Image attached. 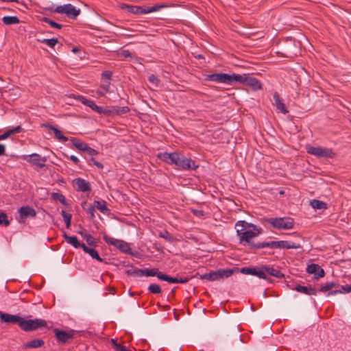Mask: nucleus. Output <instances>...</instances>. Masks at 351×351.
<instances>
[{"label":"nucleus","instance_id":"nucleus-1","mask_svg":"<svg viewBox=\"0 0 351 351\" xmlns=\"http://www.w3.org/2000/svg\"><path fill=\"white\" fill-rule=\"evenodd\" d=\"M237 235L239 237V243L243 246H247L250 250L263 248L264 242L255 243L253 239L258 236L263 232L261 228L248 223L245 221H238L235 223Z\"/></svg>","mask_w":351,"mask_h":351},{"label":"nucleus","instance_id":"nucleus-2","mask_svg":"<svg viewBox=\"0 0 351 351\" xmlns=\"http://www.w3.org/2000/svg\"><path fill=\"white\" fill-rule=\"evenodd\" d=\"M167 7L165 4H156L151 7H141L138 5L122 4L121 8L126 12L134 14H148L159 11L162 8Z\"/></svg>","mask_w":351,"mask_h":351},{"label":"nucleus","instance_id":"nucleus-3","mask_svg":"<svg viewBox=\"0 0 351 351\" xmlns=\"http://www.w3.org/2000/svg\"><path fill=\"white\" fill-rule=\"evenodd\" d=\"M239 79V77H237L236 73L230 75L228 73H219L206 75L205 77V80L206 81L216 82L227 84H232L236 80Z\"/></svg>","mask_w":351,"mask_h":351},{"label":"nucleus","instance_id":"nucleus-4","mask_svg":"<svg viewBox=\"0 0 351 351\" xmlns=\"http://www.w3.org/2000/svg\"><path fill=\"white\" fill-rule=\"evenodd\" d=\"M234 270L238 271L239 268L218 269L215 271L206 273L203 275H201L200 279H205L210 281H214L224 278H228L234 274Z\"/></svg>","mask_w":351,"mask_h":351},{"label":"nucleus","instance_id":"nucleus-5","mask_svg":"<svg viewBox=\"0 0 351 351\" xmlns=\"http://www.w3.org/2000/svg\"><path fill=\"white\" fill-rule=\"evenodd\" d=\"M103 239L107 244L114 246L121 252L136 256V254L132 252L131 247L129 243H128L127 242L122 240L112 238L107 235L106 234H104Z\"/></svg>","mask_w":351,"mask_h":351},{"label":"nucleus","instance_id":"nucleus-6","mask_svg":"<svg viewBox=\"0 0 351 351\" xmlns=\"http://www.w3.org/2000/svg\"><path fill=\"white\" fill-rule=\"evenodd\" d=\"M266 221L276 229L289 230L294 225L293 219L290 217L268 218Z\"/></svg>","mask_w":351,"mask_h":351},{"label":"nucleus","instance_id":"nucleus-7","mask_svg":"<svg viewBox=\"0 0 351 351\" xmlns=\"http://www.w3.org/2000/svg\"><path fill=\"white\" fill-rule=\"evenodd\" d=\"M47 322L41 319H24L21 318L19 327L24 331H33L45 327Z\"/></svg>","mask_w":351,"mask_h":351},{"label":"nucleus","instance_id":"nucleus-8","mask_svg":"<svg viewBox=\"0 0 351 351\" xmlns=\"http://www.w3.org/2000/svg\"><path fill=\"white\" fill-rule=\"evenodd\" d=\"M237 77H239V79L236 80L235 82H238L242 84L246 85L253 90H258L262 88V84L260 80L255 77H251L249 74H237Z\"/></svg>","mask_w":351,"mask_h":351},{"label":"nucleus","instance_id":"nucleus-9","mask_svg":"<svg viewBox=\"0 0 351 351\" xmlns=\"http://www.w3.org/2000/svg\"><path fill=\"white\" fill-rule=\"evenodd\" d=\"M306 152L308 154L319 158H332L335 155L332 149L324 148L319 146L313 147L308 145L306 146Z\"/></svg>","mask_w":351,"mask_h":351},{"label":"nucleus","instance_id":"nucleus-10","mask_svg":"<svg viewBox=\"0 0 351 351\" xmlns=\"http://www.w3.org/2000/svg\"><path fill=\"white\" fill-rule=\"evenodd\" d=\"M264 247L274 248H282V249H298L301 247L299 243L288 241H272L269 242H264L262 245Z\"/></svg>","mask_w":351,"mask_h":351},{"label":"nucleus","instance_id":"nucleus-11","mask_svg":"<svg viewBox=\"0 0 351 351\" xmlns=\"http://www.w3.org/2000/svg\"><path fill=\"white\" fill-rule=\"evenodd\" d=\"M54 12L65 14L67 17L71 19H75L77 16L80 14V10L77 9L71 3H67L63 5L57 6L54 10Z\"/></svg>","mask_w":351,"mask_h":351},{"label":"nucleus","instance_id":"nucleus-12","mask_svg":"<svg viewBox=\"0 0 351 351\" xmlns=\"http://www.w3.org/2000/svg\"><path fill=\"white\" fill-rule=\"evenodd\" d=\"M178 170H195L199 165L195 163L191 158H188L179 153V159L175 163Z\"/></svg>","mask_w":351,"mask_h":351},{"label":"nucleus","instance_id":"nucleus-13","mask_svg":"<svg viewBox=\"0 0 351 351\" xmlns=\"http://www.w3.org/2000/svg\"><path fill=\"white\" fill-rule=\"evenodd\" d=\"M23 159L29 162L33 166L43 168L45 166L46 158L41 157L38 154H32L28 156H23Z\"/></svg>","mask_w":351,"mask_h":351},{"label":"nucleus","instance_id":"nucleus-14","mask_svg":"<svg viewBox=\"0 0 351 351\" xmlns=\"http://www.w3.org/2000/svg\"><path fill=\"white\" fill-rule=\"evenodd\" d=\"M21 317L16 315H12L0 311V320L6 324H17L20 326Z\"/></svg>","mask_w":351,"mask_h":351},{"label":"nucleus","instance_id":"nucleus-15","mask_svg":"<svg viewBox=\"0 0 351 351\" xmlns=\"http://www.w3.org/2000/svg\"><path fill=\"white\" fill-rule=\"evenodd\" d=\"M158 158L161 160L162 161L169 164V165H175L176 162H178V160L179 159V153L178 152H173V153H168V152H163V153H159L157 155Z\"/></svg>","mask_w":351,"mask_h":351},{"label":"nucleus","instance_id":"nucleus-16","mask_svg":"<svg viewBox=\"0 0 351 351\" xmlns=\"http://www.w3.org/2000/svg\"><path fill=\"white\" fill-rule=\"evenodd\" d=\"M55 337L57 338L58 341L61 343H65L69 340L73 339L74 335L72 332H66L58 328L53 329Z\"/></svg>","mask_w":351,"mask_h":351},{"label":"nucleus","instance_id":"nucleus-17","mask_svg":"<svg viewBox=\"0 0 351 351\" xmlns=\"http://www.w3.org/2000/svg\"><path fill=\"white\" fill-rule=\"evenodd\" d=\"M18 212L20 218L19 221L20 222L26 218H35L36 217V211L35 209L29 206L21 207Z\"/></svg>","mask_w":351,"mask_h":351},{"label":"nucleus","instance_id":"nucleus-18","mask_svg":"<svg viewBox=\"0 0 351 351\" xmlns=\"http://www.w3.org/2000/svg\"><path fill=\"white\" fill-rule=\"evenodd\" d=\"M73 184L76 186V190L77 191L87 192L91 190L89 182L84 179L80 178H75L73 180Z\"/></svg>","mask_w":351,"mask_h":351},{"label":"nucleus","instance_id":"nucleus-19","mask_svg":"<svg viewBox=\"0 0 351 351\" xmlns=\"http://www.w3.org/2000/svg\"><path fill=\"white\" fill-rule=\"evenodd\" d=\"M273 98L274 100V105L276 106V108L282 113L287 114L289 111L283 103L282 99L280 98L279 94L277 92L274 93Z\"/></svg>","mask_w":351,"mask_h":351},{"label":"nucleus","instance_id":"nucleus-20","mask_svg":"<svg viewBox=\"0 0 351 351\" xmlns=\"http://www.w3.org/2000/svg\"><path fill=\"white\" fill-rule=\"evenodd\" d=\"M42 126L51 130L54 132L55 137L59 141L66 142L69 140L68 138L62 134V131H60L55 126L48 123H43L42 124Z\"/></svg>","mask_w":351,"mask_h":351},{"label":"nucleus","instance_id":"nucleus-21","mask_svg":"<svg viewBox=\"0 0 351 351\" xmlns=\"http://www.w3.org/2000/svg\"><path fill=\"white\" fill-rule=\"evenodd\" d=\"M79 100L85 106L90 107L93 110L99 113L101 112V107L97 106L93 101L86 99L83 96H80Z\"/></svg>","mask_w":351,"mask_h":351},{"label":"nucleus","instance_id":"nucleus-22","mask_svg":"<svg viewBox=\"0 0 351 351\" xmlns=\"http://www.w3.org/2000/svg\"><path fill=\"white\" fill-rule=\"evenodd\" d=\"M82 248L83 249V250L85 253L88 254L93 258L96 259L99 262L104 261L103 258H101L99 256L97 251L96 250H95L94 248L89 247L86 246L84 243H82Z\"/></svg>","mask_w":351,"mask_h":351},{"label":"nucleus","instance_id":"nucleus-23","mask_svg":"<svg viewBox=\"0 0 351 351\" xmlns=\"http://www.w3.org/2000/svg\"><path fill=\"white\" fill-rule=\"evenodd\" d=\"M295 289L298 292H300L308 295H315L317 294V290L315 289V288L312 287L311 286L304 287L298 285L295 287Z\"/></svg>","mask_w":351,"mask_h":351},{"label":"nucleus","instance_id":"nucleus-24","mask_svg":"<svg viewBox=\"0 0 351 351\" xmlns=\"http://www.w3.org/2000/svg\"><path fill=\"white\" fill-rule=\"evenodd\" d=\"M63 237L68 243L72 245L74 247H82L83 243H80L75 236H69L64 233Z\"/></svg>","mask_w":351,"mask_h":351},{"label":"nucleus","instance_id":"nucleus-25","mask_svg":"<svg viewBox=\"0 0 351 351\" xmlns=\"http://www.w3.org/2000/svg\"><path fill=\"white\" fill-rule=\"evenodd\" d=\"M45 344V342L41 339H34L24 345V348H38L42 347Z\"/></svg>","mask_w":351,"mask_h":351},{"label":"nucleus","instance_id":"nucleus-26","mask_svg":"<svg viewBox=\"0 0 351 351\" xmlns=\"http://www.w3.org/2000/svg\"><path fill=\"white\" fill-rule=\"evenodd\" d=\"M264 269L266 270V273L271 276H274L278 278H282L285 277V275L278 269H275L268 265H265Z\"/></svg>","mask_w":351,"mask_h":351},{"label":"nucleus","instance_id":"nucleus-27","mask_svg":"<svg viewBox=\"0 0 351 351\" xmlns=\"http://www.w3.org/2000/svg\"><path fill=\"white\" fill-rule=\"evenodd\" d=\"M82 208L90 215V219H94L95 217V209L94 205L90 204H88L86 202H83L82 203Z\"/></svg>","mask_w":351,"mask_h":351},{"label":"nucleus","instance_id":"nucleus-28","mask_svg":"<svg viewBox=\"0 0 351 351\" xmlns=\"http://www.w3.org/2000/svg\"><path fill=\"white\" fill-rule=\"evenodd\" d=\"M94 206L97 209H98L100 212L103 213H107L110 211V210L107 207V203L104 200L97 201L95 200L94 202Z\"/></svg>","mask_w":351,"mask_h":351},{"label":"nucleus","instance_id":"nucleus-29","mask_svg":"<svg viewBox=\"0 0 351 351\" xmlns=\"http://www.w3.org/2000/svg\"><path fill=\"white\" fill-rule=\"evenodd\" d=\"M72 144L80 151L84 152L88 144L76 138L70 139Z\"/></svg>","mask_w":351,"mask_h":351},{"label":"nucleus","instance_id":"nucleus-30","mask_svg":"<svg viewBox=\"0 0 351 351\" xmlns=\"http://www.w3.org/2000/svg\"><path fill=\"white\" fill-rule=\"evenodd\" d=\"M2 21L5 25H7L19 24L20 23L19 19L16 16H3L2 19Z\"/></svg>","mask_w":351,"mask_h":351},{"label":"nucleus","instance_id":"nucleus-31","mask_svg":"<svg viewBox=\"0 0 351 351\" xmlns=\"http://www.w3.org/2000/svg\"><path fill=\"white\" fill-rule=\"evenodd\" d=\"M311 206L315 209H326L327 204L323 201L313 199L311 202Z\"/></svg>","mask_w":351,"mask_h":351},{"label":"nucleus","instance_id":"nucleus-32","mask_svg":"<svg viewBox=\"0 0 351 351\" xmlns=\"http://www.w3.org/2000/svg\"><path fill=\"white\" fill-rule=\"evenodd\" d=\"M351 291V285H343L341 287V289H335L333 291H331L329 292L328 295H334L337 293H350Z\"/></svg>","mask_w":351,"mask_h":351},{"label":"nucleus","instance_id":"nucleus-33","mask_svg":"<svg viewBox=\"0 0 351 351\" xmlns=\"http://www.w3.org/2000/svg\"><path fill=\"white\" fill-rule=\"evenodd\" d=\"M37 41L44 43V44H46L47 46H49V47H51V48H53L55 47V45L56 44H58L59 42L58 38H50V39H43V40L37 39Z\"/></svg>","mask_w":351,"mask_h":351},{"label":"nucleus","instance_id":"nucleus-34","mask_svg":"<svg viewBox=\"0 0 351 351\" xmlns=\"http://www.w3.org/2000/svg\"><path fill=\"white\" fill-rule=\"evenodd\" d=\"M254 276L264 280H269V278L267 276L266 270L264 269V266H262L260 269L256 268Z\"/></svg>","mask_w":351,"mask_h":351},{"label":"nucleus","instance_id":"nucleus-35","mask_svg":"<svg viewBox=\"0 0 351 351\" xmlns=\"http://www.w3.org/2000/svg\"><path fill=\"white\" fill-rule=\"evenodd\" d=\"M61 215L63 217L64 221L66 223V226L67 228H69L71 226V221L72 215L70 213H66L65 210H62L61 212Z\"/></svg>","mask_w":351,"mask_h":351},{"label":"nucleus","instance_id":"nucleus-36","mask_svg":"<svg viewBox=\"0 0 351 351\" xmlns=\"http://www.w3.org/2000/svg\"><path fill=\"white\" fill-rule=\"evenodd\" d=\"M141 273H142L141 269L134 268L133 266H131V269L125 271L128 276H141Z\"/></svg>","mask_w":351,"mask_h":351},{"label":"nucleus","instance_id":"nucleus-37","mask_svg":"<svg viewBox=\"0 0 351 351\" xmlns=\"http://www.w3.org/2000/svg\"><path fill=\"white\" fill-rule=\"evenodd\" d=\"M83 238L86 240L87 243L90 246H97V243L96 242L95 238L92 237L90 234L85 233L83 236Z\"/></svg>","mask_w":351,"mask_h":351},{"label":"nucleus","instance_id":"nucleus-38","mask_svg":"<svg viewBox=\"0 0 351 351\" xmlns=\"http://www.w3.org/2000/svg\"><path fill=\"white\" fill-rule=\"evenodd\" d=\"M148 290L151 293H155V294H160L162 292V289H161L160 287L157 284H151L148 287Z\"/></svg>","mask_w":351,"mask_h":351},{"label":"nucleus","instance_id":"nucleus-39","mask_svg":"<svg viewBox=\"0 0 351 351\" xmlns=\"http://www.w3.org/2000/svg\"><path fill=\"white\" fill-rule=\"evenodd\" d=\"M318 269H319V265L312 263L307 267L306 271L310 274H313L316 276Z\"/></svg>","mask_w":351,"mask_h":351},{"label":"nucleus","instance_id":"nucleus-40","mask_svg":"<svg viewBox=\"0 0 351 351\" xmlns=\"http://www.w3.org/2000/svg\"><path fill=\"white\" fill-rule=\"evenodd\" d=\"M336 287H337V285L333 282H327L325 285L322 286L319 288V291L326 292V291H330L332 288Z\"/></svg>","mask_w":351,"mask_h":351},{"label":"nucleus","instance_id":"nucleus-41","mask_svg":"<svg viewBox=\"0 0 351 351\" xmlns=\"http://www.w3.org/2000/svg\"><path fill=\"white\" fill-rule=\"evenodd\" d=\"M42 21L49 24L51 25V27H54V28L61 29L62 27V25L61 24L57 23L55 21H53L51 19L47 18V17H43L42 19Z\"/></svg>","mask_w":351,"mask_h":351},{"label":"nucleus","instance_id":"nucleus-42","mask_svg":"<svg viewBox=\"0 0 351 351\" xmlns=\"http://www.w3.org/2000/svg\"><path fill=\"white\" fill-rule=\"evenodd\" d=\"M160 280L167 281L169 283H178V278L169 276L166 274L161 275L160 276Z\"/></svg>","mask_w":351,"mask_h":351},{"label":"nucleus","instance_id":"nucleus-43","mask_svg":"<svg viewBox=\"0 0 351 351\" xmlns=\"http://www.w3.org/2000/svg\"><path fill=\"white\" fill-rule=\"evenodd\" d=\"M52 197H53V199L59 200L64 205L66 204V198L61 193H52Z\"/></svg>","mask_w":351,"mask_h":351},{"label":"nucleus","instance_id":"nucleus-44","mask_svg":"<svg viewBox=\"0 0 351 351\" xmlns=\"http://www.w3.org/2000/svg\"><path fill=\"white\" fill-rule=\"evenodd\" d=\"M256 269V268L255 267H243L241 269L240 271L243 274L254 276Z\"/></svg>","mask_w":351,"mask_h":351},{"label":"nucleus","instance_id":"nucleus-45","mask_svg":"<svg viewBox=\"0 0 351 351\" xmlns=\"http://www.w3.org/2000/svg\"><path fill=\"white\" fill-rule=\"evenodd\" d=\"M8 216L4 213H0V225L4 224L5 226H8L10 223V221L7 219Z\"/></svg>","mask_w":351,"mask_h":351},{"label":"nucleus","instance_id":"nucleus-46","mask_svg":"<svg viewBox=\"0 0 351 351\" xmlns=\"http://www.w3.org/2000/svg\"><path fill=\"white\" fill-rule=\"evenodd\" d=\"M159 237L161 238H164L165 239H166L170 242L173 241V237L167 230L160 232L159 233Z\"/></svg>","mask_w":351,"mask_h":351},{"label":"nucleus","instance_id":"nucleus-47","mask_svg":"<svg viewBox=\"0 0 351 351\" xmlns=\"http://www.w3.org/2000/svg\"><path fill=\"white\" fill-rule=\"evenodd\" d=\"M110 81L109 80H103L101 84L100 85V88L105 92L108 93L110 89Z\"/></svg>","mask_w":351,"mask_h":351},{"label":"nucleus","instance_id":"nucleus-48","mask_svg":"<svg viewBox=\"0 0 351 351\" xmlns=\"http://www.w3.org/2000/svg\"><path fill=\"white\" fill-rule=\"evenodd\" d=\"M163 274H164L162 273L161 271H160L158 268L150 269V276H156L158 277V278L160 279V276Z\"/></svg>","mask_w":351,"mask_h":351},{"label":"nucleus","instance_id":"nucleus-49","mask_svg":"<svg viewBox=\"0 0 351 351\" xmlns=\"http://www.w3.org/2000/svg\"><path fill=\"white\" fill-rule=\"evenodd\" d=\"M84 152H86L87 154L92 156L98 154V152L97 150H95V149L89 147L88 145H87Z\"/></svg>","mask_w":351,"mask_h":351},{"label":"nucleus","instance_id":"nucleus-50","mask_svg":"<svg viewBox=\"0 0 351 351\" xmlns=\"http://www.w3.org/2000/svg\"><path fill=\"white\" fill-rule=\"evenodd\" d=\"M130 111V108L128 106H123V107H117V109L116 110L117 113L118 114H126Z\"/></svg>","mask_w":351,"mask_h":351},{"label":"nucleus","instance_id":"nucleus-51","mask_svg":"<svg viewBox=\"0 0 351 351\" xmlns=\"http://www.w3.org/2000/svg\"><path fill=\"white\" fill-rule=\"evenodd\" d=\"M112 73L110 71H106L102 73L101 76L103 80H109L110 81Z\"/></svg>","mask_w":351,"mask_h":351},{"label":"nucleus","instance_id":"nucleus-52","mask_svg":"<svg viewBox=\"0 0 351 351\" xmlns=\"http://www.w3.org/2000/svg\"><path fill=\"white\" fill-rule=\"evenodd\" d=\"M149 81L154 84L156 86H157L160 82V80L158 79V77L153 74L149 77Z\"/></svg>","mask_w":351,"mask_h":351},{"label":"nucleus","instance_id":"nucleus-53","mask_svg":"<svg viewBox=\"0 0 351 351\" xmlns=\"http://www.w3.org/2000/svg\"><path fill=\"white\" fill-rule=\"evenodd\" d=\"M11 135H12L11 132H10V131L9 130L5 132L3 134L0 135V141L6 139L7 138H8Z\"/></svg>","mask_w":351,"mask_h":351},{"label":"nucleus","instance_id":"nucleus-54","mask_svg":"<svg viewBox=\"0 0 351 351\" xmlns=\"http://www.w3.org/2000/svg\"><path fill=\"white\" fill-rule=\"evenodd\" d=\"M11 134H15V133H19L22 131V128L21 125H18L11 130H10Z\"/></svg>","mask_w":351,"mask_h":351},{"label":"nucleus","instance_id":"nucleus-55","mask_svg":"<svg viewBox=\"0 0 351 351\" xmlns=\"http://www.w3.org/2000/svg\"><path fill=\"white\" fill-rule=\"evenodd\" d=\"M90 161L93 162V163L99 169H103L104 168V165L103 164H101L100 162L96 160L95 158H90Z\"/></svg>","mask_w":351,"mask_h":351},{"label":"nucleus","instance_id":"nucleus-56","mask_svg":"<svg viewBox=\"0 0 351 351\" xmlns=\"http://www.w3.org/2000/svg\"><path fill=\"white\" fill-rule=\"evenodd\" d=\"M324 274H325L324 270L322 268H321V267L319 266V269H318L317 273L315 276V278L324 277Z\"/></svg>","mask_w":351,"mask_h":351},{"label":"nucleus","instance_id":"nucleus-57","mask_svg":"<svg viewBox=\"0 0 351 351\" xmlns=\"http://www.w3.org/2000/svg\"><path fill=\"white\" fill-rule=\"evenodd\" d=\"M142 273H141V276H150V269H141Z\"/></svg>","mask_w":351,"mask_h":351},{"label":"nucleus","instance_id":"nucleus-58","mask_svg":"<svg viewBox=\"0 0 351 351\" xmlns=\"http://www.w3.org/2000/svg\"><path fill=\"white\" fill-rule=\"evenodd\" d=\"M70 160H71L75 165H79V162H80V160L79 159L74 155H71L70 157H69Z\"/></svg>","mask_w":351,"mask_h":351},{"label":"nucleus","instance_id":"nucleus-59","mask_svg":"<svg viewBox=\"0 0 351 351\" xmlns=\"http://www.w3.org/2000/svg\"><path fill=\"white\" fill-rule=\"evenodd\" d=\"M189 281V278L185 277V278H178V283L184 284Z\"/></svg>","mask_w":351,"mask_h":351},{"label":"nucleus","instance_id":"nucleus-60","mask_svg":"<svg viewBox=\"0 0 351 351\" xmlns=\"http://www.w3.org/2000/svg\"><path fill=\"white\" fill-rule=\"evenodd\" d=\"M5 147L3 144H0V156L5 154Z\"/></svg>","mask_w":351,"mask_h":351},{"label":"nucleus","instance_id":"nucleus-61","mask_svg":"<svg viewBox=\"0 0 351 351\" xmlns=\"http://www.w3.org/2000/svg\"><path fill=\"white\" fill-rule=\"evenodd\" d=\"M119 351H131V350H128L125 346L121 345V346L119 347Z\"/></svg>","mask_w":351,"mask_h":351},{"label":"nucleus","instance_id":"nucleus-62","mask_svg":"<svg viewBox=\"0 0 351 351\" xmlns=\"http://www.w3.org/2000/svg\"><path fill=\"white\" fill-rule=\"evenodd\" d=\"M121 344H119V343H117L114 346V349H115V350H116V351H119V347H121Z\"/></svg>","mask_w":351,"mask_h":351},{"label":"nucleus","instance_id":"nucleus-63","mask_svg":"<svg viewBox=\"0 0 351 351\" xmlns=\"http://www.w3.org/2000/svg\"><path fill=\"white\" fill-rule=\"evenodd\" d=\"M79 51H80V49H79V48H77V47H73V48L72 49V52H73V53H77V52H78Z\"/></svg>","mask_w":351,"mask_h":351},{"label":"nucleus","instance_id":"nucleus-64","mask_svg":"<svg viewBox=\"0 0 351 351\" xmlns=\"http://www.w3.org/2000/svg\"><path fill=\"white\" fill-rule=\"evenodd\" d=\"M123 54L125 57L130 56V53L129 51H123Z\"/></svg>","mask_w":351,"mask_h":351}]
</instances>
